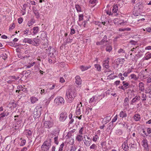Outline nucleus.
<instances>
[{
  "label": "nucleus",
  "mask_w": 151,
  "mask_h": 151,
  "mask_svg": "<svg viewBox=\"0 0 151 151\" xmlns=\"http://www.w3.org/2000/svg\"><path fill=\"white\" fill-rule=\"evenodd\" d=\"M66 99L69 103H71L73 101L74 98L76 96L75 90L74 89H69L66 92Z\"/></svg>",
  "instance_id": "obj_1"
},
{
  "label": "nucleus",
  "mask_w": 151,
  "mask_h": 151,
  "mask_svg": "<svg viewBox=\"0 0 151 151\" xmlns=\"http://www.w3.org/2000/svg\"><path fill=\"white\" fill-rule=\"evenodd\" d=\"M51 139H47L41 146L42 151H48L51 146Z\"/></svg>",
  "instance_id": "obj_2"
},
{
  "label": "nucleus",
  "mask_w": 151,
  "mask_h": 151,
  "mask_svg": "<svg viewBox=\"0 0 151 151\" xmlns=\"http://www.w3.org/2000/svg\"><path fill=\"white\" fill-rule=\"evenodd\" d=\"M65 100L64 99L60 96L57 97L54 100V102L57 105L61 106L64 105Z\"/></svg>",
  "instance_id": "obj_3"
},
{
  "label": "nucleus",
  "mask_w": 151,
  "mask_h": 151,
  "mask_svg": "<svg viewBox=\"0 0 151 151\" xmlns=\"http://www.w3.org/2000/svg\"><path fill=\"white\" fill-rule=\"evenodd\" d=\"M46 53H48V55L51 58H54L55 55H54V53L55 52V49L51 46L49 47L48 49H46Z\"/></svg>",
  "instance_id": "obj_4"
},
{
  "label": "nucleus",
  "mask_w": 151,
  "mask_h": 151,
  "mask_svg": "<svg viewBox=\"0 0 151 151\" xmlns=\"http://www.w3.org/2000/svg\"><path fill=\"white\" fill-rule=\"evenodd\" d=\"M81 103L80 102V104H77L76 110V114L77 115H79L81 113V110L82 109Z\"/></svg>",
  "instance_id": "obj_5"
},
{
  "label": "nucleus",
  "mask_w": 151,
  "mask_h": 151,
  "mask_svg": "<svg viewBox=\"0 0 151 151\" xmlns=\"http://www.w3.org/2000/svg\"><path fill=\"white\" fill-rule=\"evenodd\" d=\"M67 117V113L65 112H62L60 115L59 120L60 121L63 122L65 120Z\"/></svg>",
  "instance_id": "obj_6"
},
{
  "label": "nucleus",
  "mask_w": 151,
  "mask_h": 151,
  "mask_svg": "<svg viewBox=\"0 0 151 151\" xmlns=\"http://www.w3.org/2000/svg\"><path fill=\"white\" fill-rule=\"evenodd\" d=\"M137 8V9L139 12H142L144 7L143 4L141 2H139L136 4L135 6Z\"/></svg>",
  "instance_id": "obj_7"
},
{
  "label": "nucleus",
  "mask_w": 151,
  "mask_h": 151,
  "mask_svg": "<svg viewBox=\"0 0 151 151\" xmlns=\"http://www.w3.org/2000/svg\"><path fill=\"white\" fill-rule=\"evenodd\" d=\"M53 125L52 122L50 121H45L44 123V126L46 128H50Z\"/></svg>",
  "instance_id": "obj_8"
},
{
  "label": "nucleus",
  "mask_w": 151,
  "mask_h": 151,
  "mask_svg": "<svg viewBox=\"0 0 151 151\" xmlns=\"http://www.w3.org/2000/svg\"><path fill=\"white\" fill-rule=\"evenodd\" d=\"M85 139L84 143L87 146H89L90 145L91 140L89 137L87 136H85L84 137Z\"/></svg>",
  "instance_id": "obj_9"
},
{
  "label": "nucleus",
  "mask_w": 151,
  "mask_h": 151,
  "mask_svg": "<svg viewBox=\"0 0 151 151\" xmlns=\"http://www.w3.org/2000/svg\"><path fill=\"white\" fill-rule=\"evenodd\" d=\"M41 111L40 110H35V109L34 112V117L35 119L39 118L41 115Z\"/></svg>",
  "instance_id": "obj_10"
},
{
  "label": "nucleus",
  "mask_w": 151,
  "mask_h": 151,
  "mask_svg": "<svg viewBox=\"0 0 151 151\" xmlns=\"http://www.w3.org/2000/svg\"><path fill=\"white\" fill-rule=\"evenodd\" d=\"M113 8L112 9L113 13H112V15H117V13L118 9V6L117 4L114 5L113 6Z\"/></svg>",
  "instance_id": "obj_11"
},
{
  "label": "nucleus",
  "mask_w": 151,
  "mask_h": 151,
  "mask_svg": "<svg viewBox=\"0 0 151 151\" xmlns=\"http://www.w3.org/2000/svg\"><path fill=\"white\" fill-rule=\"evenodd\" d=\"M109 58H107V59L105 60L103 62V67L108 69L109 68Z\"/></svg>",
  "instance_id": "obj_12"
},
{
  "label": "nucleus",
  "mask_w": 151,
  "mask_h": 151,
  "mask_svg": "<svg viewBox=\"0 0 151 151\" xmlns=\"http://www.w3.org/2000/svg\"><path fill=\"white\" fill-rule=\"evenodd\" d=\"M122 147L123 149L125 151H128L129 146H128L127 145V141H125L122 144Z\"/></svg>",
  "instance_id": "obj_13"
},
{
  "label": "nucleus",
  "mask_w": 151,
  "mask_h": 151,
  "mask_svg": "<svg viewBox=\"0 0 151 151\" xmlns=\"http://www.w3.org/2000/svg\"><path fill=\"white\" fill-rule=\"evenodd\" d=\"M140 100V96H136L131 101L130 104L131 105H133L134 103L139 101Z\"/></svg>",
  "instance_id": "obj_14"
},
{
  "label": "nucleus",
  "mask_w": 151,
  "mask_h": 151,
  "mask_svg": "<svg viewBox=\"0 0 151 151\" xmlns=\"http://www.w3.org/2000/svg\"><path fill=\"white\" fill-rule=\"evenodd\" d=\"M125 61L124 59L123 58H118L116 60V62L117 65L119 64H123Z\"/></svg>",
  "instance_id": "obj_15"
},
{
  "label": "nucleus",
  "mask_w": 151,
  "mask_h": 151,
  "mask_svg": "<svg viewBox=\"0 0 151 151\" xmlns=\"http://www.w3.org/2000/svg\"><path fill=\"white\" fill-rule=\"evenodd\" d=\"M75 82L77 84L79 85L81 84V80L79 76H76L75 77Z\"/></svg>",
  "instance_id": "obj_16"
},
{
  "label": "nucleus",
  "mask_w": 151,
  "mask_h": 151,
  "mask_svg": "<svg viewBox=\"0 0 151 151\" xmlns=\"http://www.w3.org/2000/svg\"><path fill=\"white\" fill-rule=\"evenodd\" d=\"M145 49H140L139 50L137 54L136 55L138 57H141L143 55V53L145 52Z\"/></svg>",
  "instance_id": "obj_17"
},
{
  "label": "nucleus",
  "mask_w": 151,
  "mask_h": 151,
  "mask_svg": "<svg viewBox=\"0 0 151 151\" xmlns=\"http://www.w3.org/2000/svg\"><path fill=\"white\" fill-rule=\"evenodd\" d=\"M23 42L25 43H27L30 44L34 45V42L31 39L25 38L23 40Z\"/></svg>",
  "instance_id": "obj_18"
},
{
  "label": "nucleus",
  "mask_w": 151,
  "mask_h": 151,
  "mask_svg": "<svg viewBox=\"0 0 151 151\" xmlns=\"http://www.w3.org/2000/svg\"><path fill=\"white\" fill-rule=\"evenodd\" d=\"M9 114L8 112H5L4 111L3 113L0 114V120H2L3 119L4 117L8 116Z\"/></svg>",
  "instance_id": "obj_19"
},
{
  "label": "nucleus",
  "mask_w": 151,
  "mask_h": 151,
  "mask_svg": "<svg viewBox=\"0 0 151 151\" xmlns=\"http://www.w3.org/2000/svg\"><path fill=\"white\" fill-rule=\"evenodd\" d=\"M142 142V145L145 148H147L148 147L147 141L146 139H144Z\"/></svg>",
  "instance_id": "obj_20"
},
{
  "label": "nucleus",
  "mask_w": 151,
  "mask_h": 151,
  "mask_svg": "<svg viewBox=\"0 0 151 151\" xmlns=\"http://www.w3.org/2000/svg\"><path fill=\"white\" fill-rule=\"evenodd\" d=\"M91 67V66H84L83 65H81L80 67V68L82 71H84L87 70Z\"/></svg>",
  "instance_id": "obj_21"
},
{
  "label": "nucleus",
  "mask_w": 151,
  "mask_h": 151,
  "mask_svg": "<svg viewBox=\"0 0 151 151\" xmlns=\"http://www.w3.org/2000/svg\"><path fill=\"white\" fill-rule=\"evenodd\" d=\"M9 105H10L11 108H14L17 106V104L15 103L14 101H13L12 102H10Z\"/></svg>",
  "instance_id": "obj_22"
},
{
  "label": "nucleus",
  "mask_w": 151,
  "mask_h": 151,
  "mask_svg": "<svg viewBox=\"0 0 151 151\" xmlns=\"http://www.w3.org/2000/svg\"><path fill=\"white\" fill-rule=\"evenodd\" d=\"M127 114L123 111H121L119 114V116L122 118L124 117H127Z\"/></svg>",
  "instance_id": "obj_23"
},
{
  "label": "nucleus",
  "mask_w": 151,
  "mask_h": 151,
  "mask_svg": "<svg viewBox=\"0 0 151 151\" xmlns=\"http://www.w3.org/2000/svg\"><path fill=\"white\" fill-rule=\"evenodd\" d=\"M139 90L143 91L144 90V84L142 82H140L139 84Z\"/></svg>",
  "instance_id": "obj_24"
},
{
  "label": "nucleus",
  "mask_w": 151,
  "mask_h": 151,
  "mask_svg": "<svg viewBox=\"0 0 151 151\" xmlns=\"http://www.w3.org/2000/svg\"><path fill=\"white\" fill-rule=\"evenodd\" d=\"M134 119L136 121H139L140 119V115L139 114H135L134 116Z\"/></svg>",
  "instance_id": "obj_25"
},
{
  "label": "nucleus",
  "mask_w": 151,
  "mask_h": 151,
  "mask_svg": "<svg viewBox=\"0 0 151 151\" xmlns=\"http://www.w3.org/2000/svg\"><path fill=\"white\" fill-rule=\"evenodd\" d=\"M38 37V36H37V37L34 38L33 40V41L34 42V44L33 45H35L34 43V42L35 43V44L36 45H39V44L40 40L39 39L37 38Z\"/></svg>",
  "instance_id": "obj_26"
},
{
  "label": "nucleus",
  "mask_w": 151,
  "mask_h": 151,
  "mask_svg": "<svg viewBox=\"0 0 151 151\" xmlns=\"http://www.w3.org/2000/svg\"><path fill=\"white\" fill-rule=\"evenodd\" d=\"M76 139L78 141L80 142L83 139L82 136L81 134H77Z\"/></svg>",
  "instance_id": "obj_27"
},
{
  "label": "nucleus",
  "mask_w": 151,
  "mask_h": 151,
  "mask_svg": "<svg viewBox=\"0 0 151 151\" xmlns=\"http://www.w3.org/2000/svg\"><path fill=\"white\" fill-rule=\"evenodd\" d=\"M30 99L31 101L32 104H34L38 100L37 98L34 96H32L30 97Z\"/></svg>",
  "instance_id": "obj_28"
},
{
  "label": "nucleus",
  "mask_w": 151,
  "mask_h": 151,
  "mask_svg": "<svg viewBox=\"0 0 151 151\" xmlns=\"http://www.w3.org/2000/svg\"><path fill=\"white\" fill-rule=\"evenodd\" d=\"M35 22V21L33 19H31L30 21L28 22L27 24L29 27L32 25Z\"/></svg>",
  "instance_id": "obj_29"
},
{
  "label": "nucleus",
  "mask_w": 151,
  "mask_h": 151,
  "mask_svg": "<svg viewBox=\"0 0 151 151\" xmlns=\"http://www.w3.org/2000/svg\"><path fill=\"white\" fill-rule=\"evenodd\" d=\"M33 35H35L37 34L39 32V28L38 27H34L33 28Z\"/></svg>",
  "instance_id": "obj_30"
},
{
  "label": "nucleus",
  "mask_w": 151,
  "mask_h": 151,
  "mask_svg": "<svg viewBox=\"0 0 151 151\" xmlns=\"http://www.w3.org/2000/svg\"><path fill=\"white\" fill-rule=\"evenodd\" d=\"M101 42L102 43L103 45L104 43H106L108 42V40L107 39V36L105 35L104 36L103 39L101 41Z\"/></svg>",
  "instance_id": "obj_31"
},
{
  "label": "nucleus",
  "mask_w": 151,
  "mask_h": 151,
  "mask_svg": "<svg viewBox=\"0 0 151 151\" xmlns=\"http://www.w3.org/2000/svg\"><path fill=\"white\" fill-rule=\"evenodd\" d=\"M151 58V53H147L146 54L145 56V59L146 60H148Z\"/></svg>",
  "instance_id": "obj_32"
},
{
  "label": "nucleus",
  "mask_w": 151,
  "mask_h": 151,
  "mask_svg": "<svg viewBox=\"0 0 151 151\" xmlns=\"http://www.w3.org/2000/svg\"><path fill=\"white\" fill-rule=\"evenodd\" d=\"M112 50V47L111 45H108L107 46L106 48V51L107 52H110Z\"/></svg>",
  "instance_id": "obj_33"
},
{
  "label": "nucleus",
  "mask_w": 151,
  "mask_h": 151,
  "mask_svg": "<svg viewBox=\"0 0 151 151\" xmlns=\"http://www.w3.org/2000/svg\"><path fill=\"white\" fill-rule=\"evenodd\" d=\"M125 81H123L122 83L123 84L124 88H125V90L129 87V84L127 83H125Z\"/></svg>",
  "instance_id": "obj_34"
},
{
  "label": "nucleus",
  "mask_w": 151,
  "mask_h": 151,
  "mask_svg": "<svg viewBox=\"0 0 151 151\" xmlns=\"http://www.w3.org/2000/svg\"><path fill=\"white\" fill-rule=\"evenodd\" d=\"M146 99L147 97L146 95L144 93H142V94L141 99L142 101H145L146 100Z\"/></svg>",
  "instance_id": "obj_35"
},
{
  "label": "nucleus",
  "mask_w": 151,
  "mask_h": 151,
  "mask_svg": "<svg viewBox=\"0 0 151 151\" xmlns=\"http://www.w3.org/2000/svg\"><path fill=\"white\" fill-rule=\"evenodd\" d=\"M129 101V99L128 98L126 97V98L124 100V105L125 106H127L128 105V101Z\"/></svg>",
  "instance_id": "obj_36"
},
{
  "label": "nucleus",
  "mask_w": 151,
  "mask_h": 151,
  "mask_svg": "<svg viewBox=\"0 0 151 151\" xmlns=\"http://www.w3.org/2000/svg\"><path fill=\"white\" fill-rule=\"evenodd\" d=\"M75 8L78 12L81 11V8L80 6L78 4H76L75 5Z\"/></svg>",
  "instance_id": "obj_37"
},
{
  "label": "nucleus",
  "mask_w": 151,
  "mask_h": 151,
  "mask_svg": "<svg viewBox=\"0 0 151 151\" xmlns=\"http://www.w3.org/2000/svg\"><path fill=\"white\" fill-rule=\"evenodd\" d=\"M42 106L40 104H39L38 105L36 106L35 108V110H40V111H42Z\"/></svg>",
  "instance_id": "obj_38"
},
{
  "label": "nucleus",
  "mask_w": 151,
  "mask_h": 151,
  "mask_svg": "<svg viewBox=\"0 0 151 151\" xmlns=\"http://www.w3.org/2000/svg\"><path fill=\"white\" fill-rule=\"evenodd\" d=\"M132 79H133L135 81L137 80L138 78L134 74H132L130 75Z\"/></svg>",
  "instance_id": "obj_39"
},
{
  "label": "nucleus",
  "mask_w": 151,
  "mask_h": 151,
  "mask_svg": "<svg viewBox=\"0 0 151 151\" xmlns=\"http://www.w3.org/2000/svg\"><path fill=\"white\" fill-rule=\"evenodd\" d=\"M35 15L36 16L37 19H39L40 18V14L37 11H35L34 12Z\"/></svg>",
  "instance_id": "obj_40"
},
{
  "label": "nucleus",
  "mask_w": 151,
  "mask_h": 151,
  "mask_svg": "<svg viewBox=\"0 0 151 151\" xmlns=\"http://www.w3.org/2000/svg\"><path fill=\"white\" fill-rule=\"evenodd\" d=\"M97 147V146L96 145L94 144H93L90 146V148L91 149H94L95 150Z\"/></svg>",
  "instance_id": "obj_41"
},
{
  "label": "nucleus",
  "mask_w": 151,
  "mask_h": 151,
  "mask_svg": "<svg viewBox=\"0 0 151 151\" xmlns=\"http://www.w3.org/2000/svg\"><path fill=\"white\" fill-rule=\"evenodd\" d=\"M97 2V1L96 0H90V3L94 6L95 5Z\"/></svg>",
  "instance_id": "obj_42"
},
{
  "label": "nucleus",
  "mask_w": 151,
  "mask_h": 151,
  "mask_svg": "<svg viewBox=\"0 0 151 151\" xmlns=\"http://www.w3.org/2000/svg\"><path fill=\"white\" fill-rule=\"evenodd\" d=\"M95 67L98 71H100L101 70V67L99 65L96 64L95 65Z\"/></svg>",
  "instance_id": "obj_43"
},
{
  "label": "nucleus",
  "mask_w": 151,
  "mask_h": 151,
  "mask_svg": "<svg viewBox=\"0 0 151 151\" xmlns=\"http://www.w3.org/2000/svg\"><path fill=\"white\" fill-rule=\"evenodd\" d=\"M119 77L122 80H124V77L123 76V75L121 73H119L118 75Z\"/></svg>",
  "instance_id": "obj_44"
},
{
  "label": "nucleus",
  "mask_w": 151,
  "mask_h": 151,
  "mask_svg": "<svg viewBox=\"0 0 151 151\" xmlns=\"http://www.w3.org/2000/svg\"><path fill=\"white\" fill-rule=\"evenodd\" d=\"M64 146V143H63L60 145V147L59 148L58 151H62L63 150V148Z\"/></svg>",
  "instance_id": "obj_45"
},
{
  "label": "nucleus",
  "mask_w": 151,
  "mask_h": 151,
  "mask_svg": "<svg viewBox=\"0 0 151 151\" xmlns=\"http://www.w3.org/2000/svg\"><path fill=\"white\" fill-rule=\"evenodd\" d=\"M83 14H80L79 16V21L80 22L83 19Z\"/></svg>",
  "instance_id": "obj_46"
},
{
  "label": "nucleus",
  "mask_w": 151,
  "mask_h": 151,
  "mask_svg": "<svg viewBox=\"0 0 151 151\" xmlns=\"http://www.w3.org/2000/svg\"><path fill=\"white\" fill-rule=\"evenodd\" d=\"M35 64V62H33V63H30V64H29L28 65H27L26 67L27 68H29L32 66H33Z\"/></svg>",
  "instance_id": "obj_47"
},
{
  "label": "nucleus",
  "mask_w": 151,
  "mask_h": 151,
  "mask_svg": "<svg viewBox=\"0 0 151 151\" xmlns=\"http://www.w3.org/2000/svg\"><path fill=\"white\" fill-rule=\"evenodd\" d=\"M27 5L26 4H24L22 7V9L24 11H26V8L27 7Z\"/></svg>",
  "instance_id": "obj_48"
},
{
  "label": "nucleus",
  "mask_w": 151,
  "mask_h": 151,
  "mask_svg": "<svg viewBox=\"0 0 151 151\" xmlns=\"http://www.w3.org/2000/svg\"><path fill=\"white\" fill-rule=\"evenodd\" d=\"M27 131L26 133V135H29V136H30L32 134V132L31 131H30V130H27Z\"/></svg>",
  "instance_id": "obj_49"
},
{
  "label": "nucleus",
  "mask_w": 151,
  "mask_h": 151,
  "mask_svg": "<svg viewBox=\"0 0 151 151\" xmlns=\"http://www.w3.org/2000/svg\"><path fill=\"white\" fill-rule=\"evenodd\" d=\"M143 30L144 31H145L146 30L148 32L151 33V28H150V27H147L145 29H144Z\"/></svg>",
  "instance_id": "obj_50"
},
{
  "label": "nucleus",
  "mask_w": 151,
  "mask_h": 151,
  "mask_svg": "<svg viewBox=\"0 0 151 151\" xmlns=\"http://www.w3.org/2000/svg\"><path fill=\"white\" fill-rule=\"evenodd\" d=\"M26 140H22L21 142V143L20 144V145L21 146H23L26 143Z\"/></svg>",
  "instance_id": "obj_51"
},
{
  "label": "nucleus",
  "mask_w": 151,
  "mask_h": 151,
  "mask_svg": "<svg viewBox=\"0 0 151 151\" xmlns=\"http://www.w3.org/2000/svg\"><path fill=\"white\" fill-rule=\"evenodd\" d=\"M75 33V30L74 28H71V31L70 34L71 35H73Z\"/></svg>",
  "instance_id": "obj_52"
},
{
  "label": "nucleus",
  "mask_w": 151,
  "mask_h": 151,
  "mask_svg": "<svg viewBox=\"0 0 151 151\" xmlns=\"http://www.w3.org/2000/svg\"><path fill=\"white\" fill-rule=\"evenodd\" d=\"M95 100V97L94 96H93L90 99V101L89 102L90 103H91L94 102Z\"/></svg>",
  "instance_id": "obj_53"
},
{
  "label": "nucleus",
  "mask_w": 151,
  "mask_h": 151,
  "mask_svg": "<svg viewBox=\"0 0 151 151\" xmlns=\"http://www.w3.org/2000/svg\"><path fill=\"white\" fill-rule=\"evenodd\" d=\"M46 91H45L44 89H41L40 93L41 94H45Z\"/></svg>",
  "instance_id": "obj_54"
},
{
  "label": "nucleus",
  "mask_w": 151,
  "mask_h": 151,
  "mask_svg": "<svg viewBox=\"0 0 151 151\" xmlns=\"http://www.w3.org/2000/svg\"><path fill=\"white\" fill-rule=\"evenodd\" d=\"M125 52V51L124 50L120 48L118 51V52L119 53H124Z\"/></svg>",
  "instance_id": "obj_55"
},
{
  "label": "nucleus",
  "mask_w": 151,
  "mask_h": 151,
  "mask_svg": "<svg viewBox=\"0 0 151 151\" xmlns=\"http://www.w3.org/2000/svg\"><path fill=\"white\" fill-rule=\"evenodd\" d=\"M18 22L19 24L21 23L22 22V21H23V19H22V17L19 18L18 19Z\"/></svg>",
  "instance_id": "obj_56"
},
{
  "label": "nucleus",
  "mask_w": 151,
  "mask_h": 151,
  "mask_svg": "<svg viewBox=\"0 0 151 151\" xmlns=\"http://www.w3.org/2000/svg\"><path fill=\"white\" fill-rule=\"evenodd\" d=\"M15 27V25L14 23H12V26L9 27V30L12 29H13Z\"/></svg>",
  "instance_id": "obj_57"
},
{
  "label": "nucleus",
  "mask_w": 151,
  "mask_h": 151,
  "mask_svg": "<svg viewBox=\"0 0 151 151\" xmlns=\"http://www.w3.org/2000/svg\"><path fill=\"white\" fill-rule=\"evenodd\" d=\"M117 119V115H116L112 120V122H115Z\"/></svg>",
  "instance_id": "obj_58"
},
{
  "label": "nucleus",
  "mask_w": 151,
  "mask_h": 151,
  "mask_svg": "<svg viewBox=\"0 0 151 151\" xmlns=\"http://www.w3.org/2000/svg\"><path fill=\"white\" fill-rule=\"evenodd\" d=\"M23 87L22 86H19L17 87V88L18 89L19 91H22V89H23Z\"/></svg>",
  "instance_id": "obj_59"
},
{
  "label": "nucleus",
  "mask_w": 151,
  "mask_h": 151,
  "mask_svg": "<svg viewBox=\"0 0 151 151\" xmlns=\"http://www.w3.org/2000/svg\"><path fill=\"white\" fill-rule=\"evenodd\" d=\"M120 83V81H116L114 82V84L117 86L119 85Z\"/></svg>",
  "instance_id": "obj_60"
},
{
  "label": "nucleus",
  "mask_w": 151,
  "mask_h": 151,
  "mask_svg": "<svg viewBox=\"0 0 151 151\" xmlns=\"http://www.w3.org/2000/svg\"><path fill=\"white\" fill-rule=\"evenodd\" d=\"M58 138L57 137H55L54 138L55 142L57 145H58Z\"/></svg>",
  "instance_id": "obj_61"
},
{
  "label": "nucleus",
  "mask_w": 151,
  "mask_h": 151,
  "mask_svg": "<svg viewBox=\"0 0 151 151\" xmlns=\"http://www.w3.org/2000/svg\"><path fill=\"white\" fill-rule=\"evenodd\" d=\"M98 138V136L97 135H95L94 137H93V140L94 141H96L97 139V138Z\"/></svg>",
  "instance_id": "obj_62"
},
{
  "label": "nucleus",
  "mask_w": 151,
  "mask_h": 151,
  "mask_svg": "<svg viewBox=\"0 0 151 151\" xmlns=\"http://www.w3.org/2000/svg\"><path fill=\"white\" fill-rule=\"evenodd\" d=\"M146 93H149L151 95V88L147 89V91L146 92Z\"/></svg>",
  "instance_id": "obj_63"
},
{
  "label": "nucleus",
  "mask_w": 151,
  "mask_h": 151,
  "mask_svg": "<svg viewBox=\"0 0 151 151\" xmlns=\"http://www.w3.org/2000/svg\"><path fill=\"white\" fill-rule=\"evenodd\" d=\"M147 83H151V78L150 77H149V78H148L147 79Z\"/></svg>",
  "instance_id": "obj_64"
}]
</instances>
